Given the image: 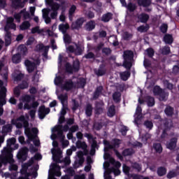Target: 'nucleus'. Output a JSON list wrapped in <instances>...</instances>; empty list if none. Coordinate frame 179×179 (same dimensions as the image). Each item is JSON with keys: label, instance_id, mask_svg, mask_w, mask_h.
<instances>
[{"label": "nucleus", "instance_id": "obj_45", "mask_svg": "<svg viewBox=\"0 0 179 179\" xmlns=\"http://www.w3.org/2000/svg\"><path fill=\"white\" fill-rule=\"evenodd\" d=\"M104 47V43L103 42L99 43L96 46H94L93 50L96 52V54H99L103 48Z\"/></svg>", "mask_w": 179, "mask_h": 179}, {"label": "nucleus", "instance_id": "obj_23", "mask_svg": "<svg viewBox=\"0 0 179 179\" xmlns=\"http://www.w3.org/2000/svg\"><path fill=\"white\" fill-rule=\"evenodd\" d=\"M13 64H20L22 62V55L20 53H16L12 57Z\"/></svg>", "mask_w": 179, "mask_h": 179}, {"label": "nucleus", "instance_id": "obj_11", "mask_svg": "<svg viewBox=\"0 0 179 179\" xmlns=\"http://www.w3.org/2000/svg\"><path fill=\"white\" fill-rule=\"evenodd\" d=\"M25 66H27V69L29 73H31L36 69V63L27 59L24 62Z\"/></svg>", "mask_w": 179, "mask_h": 179}, {"label": "nucleus", "instance_id": "obj_24", "mask_svg": "<svg viewBox=\"0 0 179 179\" xmlns=\"http://www.w3.org/2000/svg\"><path fill=\"white\" fill-rule=\"evenodd\" d=\"M106 72H107L106 70V66L104 64H101L98 71L96 72V75H97V76H104V75H106Z\"/></svg>", "mask_w": 179, "mask_h": 179}, {"label": "nucleus", "instance_id": "obj_27", "mask_svg": "<svg viewBox=\"0 0 179 179\" xmlns=\"http://www.w3.org/2000/svg\"><path fill=\"white\" fill-rule=\"evenodd\" d=\"M134 153L135 151L134 150V149L126 148L122 151V156H124V157H127L128 156H132V155H134Z\"/></svg>", "mask_w": 179, "mask_h": 179}, {"label": "nucleus", "instance_id": "obj_53", "mask_svg": "<svg viewBox=\"0 0 179 179\" xmlns=\"http://www.w3.org/2000/svg\"><path fill=\"white\" fill-rule=\"evenodd\" d=\"M64 34V41L66 44H71L72 43V38L69 34Z\"/></svg>", "mask_w": 179, "mask_h": 179}, {"label": "nucleus", "instance_id": "obj_59", "mask_svg": "<svg viewBox=\"0 0 179 179\" xmlns=\"http://www.w3.org/2000/svg\"><path fill=\"white\" fill-rule=\"evenodd\" d=\"M19 48L20 54L22 55H26V54H27V48L24 45H20Z\"/></svg>", "mask_w": 179, "mask_h": 179}, {"label": "nucleus", "instance_id": "obj_51", "mask_svg": "<svg viewBox=\"0 0 179 179\" xmlns=\"http://www.w3.org/2000/svg\"><path fill=\"white\" fill-rule=\"evenodd\" d=\"M158 96L160 101H166L167 100V92H165L164 90H162Z\"/></svg>", "mask_w": 179, "mask_h": 179}, {"label": "nucleus", "instance_id": "obj_15", "mask_svg": "<svg viewBox=\"0 0 179 179\" xmlns=\"http://www.w3.org/2000/svg\"><path fill=\"white\" fill-rule=\"evenodd\" d=\"M124 60L132 61L134 59V52L132 50H125L123 53Z\"/></svg>", "mask_w": 179, "mask_h": 179}, {"label": "nucleus", "instance_id": "obj_31", "mask_svg": "<svg viewBox=\"0 0 179 179\" xmlns=\"http://www.w3.org/2000/svg\"><path fill=\"white\" fill-rule=\"evenodd\" d=\"M85 114L87 117H92L93 114V106L90 103H87L85 108Z\"/></svg>", "mask_w": 179, "mask_h": 179}, {"label": "nucleus", "instance_id": "obj_22", "mask_svg": "<svg viewBox=\"0 0 179 179\" xmlns=\"http://www.w3.org/2000/svg\"><path fill=\"white\" fill-rule=\"evenodd\" d=\"M149 15L147 13H142L138 17V20H140L141 23H148L149 20Z\"/></svg>", "mask_w": 179, "mask_h": 179}, {"label": "nucleus", "instance_id": "obj_41", "mask_svg": "<svg viewBox=\"0 0 179 179\" xmlns=\"http://www.w3.org/2000/svg\"><path fill=\"white\" fill-rule=\"evenodd\" d=\"M145 55L148 57V58H153L155 57V50L152 48H148L145 50Z\"/></svg>", "mask_w": 179, "mask_h": 179}, {"label": "nucleus", "instance_id": "obj_33", "mask_svg": "<svg viewBox=\"0 0 179 179\" xmlns=\"http://www.w3.org/2000/svg\"><path fill=\"white\" fill-rule=\"evenodd\" d=\"M13 155H12V154H10L8 156L0 157V160H1V163L6 164L9 163V162H10V160L13 159Z\"/></svg>", "mask_w": 179, "mask_h": 179}, {"label": "nucleus", "instance_id": "obj_52", "mask_svg": "<svg viewBox=\"0 0 179 179\" xmlns=\"http://www.w3.org/2000/svg\"><path fill=\"white\" fill-rule=\"evenodd\" d=\"M159 30L161 33H163V34H166V33H167V30H169V25H167V24L163 23L160 26Z\"/></svg>", "mask_w": 179, "mask_h": 179}, {"label": "nucleus", "instance_id": "obj_7", "mask_svg": "<svg viewBox=\"0 0 179 179\" xmlns=\"http://www.w3.org/2000/svg\"><path fill=\"white\" fill-rule=\"evenodd\" d=\"M84 136L85 138H87L88 141H92V142L91 144L92 149H99V148H100L99 144H97V141H96V138H94L92 134L85 133L84 134Z\"/></svg>", "mask_w": 179, "mask_h": 179}, {"label": "nucleus", "instance_id": "obj_61", "mask_svg": "<svg viewBox=\"0 0 179 179\" xmlns=\"http://www.w3.org/2000/svg\"><path fill=\"white\" fill-rule=\"evenodd\" d=\"M78 83L80 87H81V89H83L85 86H86V79H85L84 78H80Z\"/></svg>", "mask_w": 179, "mask_h": 179}, {"label": "nucleus", "instance_id": "obj_20", "mask_svg": "<svg viewBox=\"0 0 179 179\" xmlns=\"http://www.w3.org/2000/svg\"><path fill=\"white\" fill-rule=\"evenodd\" d=\"M85 28L87 31H92L96 29V22L94 20H90L85 24Z\"/></svg>", "mask_w": 179, "mask_h": 179}, {"label": "nucleus", "instance_id": "obj_63", "mask_svg": "<svg viewBox=\"0 0 179 179\" xmlns=\"http://www.w3.org/2000/svg\"><path fill=\"white\" fill-rule=\"evenodd\" d=\"M79 108V102L76 99H73V107L71 110L73 111H76Z\"/></svg>", "mask_w": 179, "mask_h": 179}, {"label": "nucleus", "instance_id": "obj_4", "mask_svg": "<svg viewBox=\"0 0 179 179\" xmlns=\"http://www.w3.org/2000/svg\"><path fill=\"white\" fill-rule=\"evenodd\" d=\"M29 156V148L27 147L22 148L17 155V158L20 162H26L27 160V157Z\"/></svg>", "mask_w": 179, "mask_h": 179}, {"label": "nucleus", "instance_id": "obj_13", "mask_svg": "<svg viewBox=\"0 0 179 179\" xmlns=\"http://www.w3.org/2000/svg\"><path fill=\"white\" fill-rule=\"evenodd\" d=\"M11 5L13 9H22L24 8V3L22 0H12Z\"/></svg>", "mask_w": 179, "mask_h": 179}, {"label": "nucleus", "instance_id": "obj_37", "mask_svg": "<svg viewBox=\"0 0 179 179\" xmlns=\"http://www.w3.org/2000/svg\"><path fill=\"white\" fill-rule=\"evenodd\" d=\"M131 168L136 170L137 173H141L142 171V165L138 162H134L131 164Z\"/></svg>", "mask_w": 179, "mask_h": 179}, {"label": "nucleus", "instance_id": "obj_2", "mask_svg": "<svg viewBox=\"0 0 179 179\" xmlns=\"http://www.w3.org/2000/svg\"><path fill=\"white\" fill-rule=\"evenodd\" d=\"M173 128H174L173 121L166 120L164 122V129L160 136L161 139H166L169 136V134L167 133L170 132Z\"/></svg>", "mask_w": 179, "mask_h": 179}, {"label": "nucleus", "instance_id": "obj_18", "mask_svg": "<svg viewBox=\"0 0 179 179\" xmlns=\"http://www.w3.org/2000/svg\"><path fill=\"white\" fill-rule=\"evenodd\" d=\"M6 46L10 45L12 44V34L9 31H6V35L4 37Z\"/></svg>", "mask_w": 179, "mask_h": 179}, {"label": "nucleus", "instance_id": "obj_43", "mask_svg": "<svg viewBox=\"0 0 179 179\" xmlns=\"http://www.w3.org/2000/svg\"><path fill=\"white\" fill-rule=\"evenodd\" d=\"M124 8H127L130 12H135L136 10V5L132 2H129L127 6H124Z\"/></svg>", "mask_w": 179, "mask_h": 179}, {"label": "nucleus", "instance_id": "obj_26", "mask_svg": "<svg viewBox=\"0 0 179 179\" xmlns=\"http://www.w3.org/2000/svg\"><path fill=\"white\" fill-rule=\"evenodd\" d=\"M111 19H113V13H107L102 15L101 22H103L104 23H108V22H110Z\"/></svg>", "mask_w": 179, "mask_h": 179}, {"label": "nucleus", "instance_id": "obj_57", "mask_svg": "<svg viewBox=\"0 0 179 179\" xmlns=\"http://www.w3.org/2000/svg\"><path fill=\"white\" fill-rule=\"evenodd\" d=\"M20 13L21 15H23L24 20H27V19H30V13L26 11V8L21 10Z\"/></svg>", "mask_w": 179, "mask_h": 179}, {"label": "nucleus", "instance_id": "obj_47", "mask_svg": "<svg viewBox=\"0 0 179 179\" xmlns=\"http://www.w3.org/2000/svg\"><path fill=\"white\" fill-rule=\"evenodd\" d=\"M12 124H7L2 127L1 133L2 134H8V132H10L12 131Z\"/></svg>", "mask_w": 179, "mask_h": 179}, {"label": "nucleus", "instance_id": "obj_42", "mask_svg": "<svg viewBox=\"0 0 179 179\" xmlns=\"http://www.w3.org/2000/svg\"><path fill=\"white\" fill-rule=\"evenodd\" d=\"M115 115V106L114 105L110 106L108 110V116L113 117Z\"/></svg>", "mask_w": 179, "mask_h": 179}, {"label": "nucleus", "instance_id": "obj_25", "mask_svg": "<svg viewBox=\"0 0 179 179\" xmlns=\"http://www.w3.org/2000/svg\"><path fill=\"white\" fill-rule=\"evenodd\" d=\"M157 173L158 177H163L167 174V169L164 166H159L157 168Z\"/></svg>", "mask_w": 179, "mask_h": 179}, {"label": "nucleus", "instance_id": "obj_6", "mask_svg": "<svg viewBox=\"0 0 179 179\" xmlns=\"http://www.w3.org/2000/svg\"><path fill=\"white\" fill-rule=\"evenodd\" d=\"M23 127L24 128V134L27 136L29 141L34 139V136L31 134L30 127H29V121L25 120L23 123Z\"/></svg>", "mask_w": 179, "mask_h": 179}, {"label": "nucleus", "instance_id": "obj_60", "mask_svg": "<svg viewBox=\"0 0 179 179\" xmlns=\"http://www.w3.org/2000/svg\"><path fill=\"white\" fill-rule=\"evenodd\" d=\"M144 125L148 129H152L153 128V122L150 120H145L144 122Z\"/></svg>", "mask_w": 179, "mask_h": 179}, {"label": "nucleus", "instance_id": "obj_48", "mask_svg": "<svg viewBox=\"0 0 179 179\" xmlns=\"http://www.w3.org/2000/svg\"><path fill=\"white\" fill-rule=\"evenodd\" d=\"M20 30H27L30 28V22L24 21L20 26Z\"/></svg>", "mask_w": 179, "mask_h": 179}, {"label": "nucleus", "instance_id": "obj_64", "mask_svg": "<svg viewBox=\"0 0 179 179\" xmlns=\"http://www.w3.org/2000/svg\"><path fill=\"white\" fill-rule=\"evenodd\" d=\"M112 50L110 48H102V54H105V55L108 56L111 54Z\"/></svg>", "mask_w": 179, "mask_h": 179}, {"label": "nucleus", "instance_id": "obj_16", "mask_svg": "<svg viewBox=\"0 0 179 179\" xmlns=\"http://www.w3.org/2000/svg\"><path fill=\"white\" fill-rule=\"evenodd\" d=\"M73 81L72 80H69L64 83L62 86V89L64 90H66V92H69V90H72L73 89Z\"/></svg>", "mask_w": 179, "mask_h": 179}, {"label": "nucleus", "instance_id": "obj_50", "mask_svg": "<svg viewBox=\"0 0 179 179\" xmlns=\"http://www.w3.org/2000/svg\"><path fill=\"white\" fill-rule=\"evenodd\" d=\"M50 8L52 12H58L59 10V8H61V5L57 2H54L51 6Z\"/></svg>", "mask_w": 179, "mask_h": 179}, {"label": "nucleus", "instance_id": "obj_46", "mask_svg": "<svg viewBox=\"0 0 179 179\" xmlns=\"http://www.w3.org/2000/svg\"><path fill=\"white\" fill-rule=\"evenodd\" d=\"M20 90H24V89H29V83L26 80H22L20 84L18 85Z\"/></svg>", "mask_w": 179, "mask_h": 179}, {"label": "nucleus", "instance_id": "obj_39", "mask_svg": "<svg viewBox=\"0 0 179 179\" xmlns=\"http://www.w3.org/2000/svg\"><path fill=\"white\" fill-rule=\"evenodd\" d=\"M149 29H150L149 25L146 24L145 25H141L140 27H138L137 28V30L140 33H146L148 30H149Z\"/></svg>", "mask_w": 179, "mask_h": 179}, {"label": "nucleus", "instance_id": "obj_5", "mask_svg": "<svg viewBox=\"0 0 179 179\" xmlns=\"http://www.w3.org/2000/svg\"><path fill=\"white\" fill-rule=\"evenodd\" d=\"M50 111H51L50 108H45V105L41 106L38 111L39 118L41 120H44V118H45V115H47L48 114H50Z\"/></svg>", "mask_w": 179, "mask_h": 179}, {"label": "nucleus", "instance_id": "obj_56", "mask_svg": "<svg viewBox=\"0 0 179 179\" xmlns=\"http://www.w3.org/2000/svg\"><path fill=\"white\" fill-rule=\"evenodd\" d=\"M177 172H176V169L170 171L168 174L166 175V178L169 179L174 178V177H177Z\"/></svg>", "mask_w": 179, "mask_h": 179}, {"label": "nucleus", "instance_id": "obj_34", "mask_svg": "<svg viewBox=\"0 0 179 179\" xmlns=\"http://www.w3.org/2000/svg\"><path fill=\"white\" fill-rule=\"evenodd\" d=\"M17 121H20L21 122H23V124L24 123V122L26 121V117H24V115H21L19 117H17V119H13L11 120V125H17Z\"/></svg>", "mask_w": 179, "mask_h": 179}, {"label": "nucleus", "instance_id": "obj_8", "mask_svg": "<svg viewBox=\"0 0 179 179\" xmlns=\"http://www.w3.org/2000/svg\"><path fill=\"white\" fill-rule=\"evenodd\" d=\"M177 142H178V138L176 137H173L169 140V142L166 143V149L169 150H174L177 148Z\"/></svg>", "mask_w": 179, "mask_h": 179}, {"label": "nucleus", "instance_id": "obj_58", "mask_svg": "<svg viewBox=\"0 0 179 179\" xmlns=\"http://www.w3.org/2000/svg\"><path fill=\"white\" fill-rule=\"evenodd\" d=\"M163 92V89L160 88L159 86H156L153 89V93L155 96H159Z\"/></svg>", "mask_w": 179, "mask_h": 179}, {"label": "nucleus", "instance_id": "obj_19", "mask_svg": "<svg viewBox=\"0 0 179 179\" xmlns=\"http://www.w3.org/2000/svg\"><path fill=\"white\" fill-rule=\"evenodd\" d=\"M138 6H143V8H149L152 5V0H137Z\"/></svg>", "mask_w": 179, "mask_h": 179}, {"label": "nucleus", "instance_id": "obj_36", "mask_svg": "<svg viewBox=\"0 0 179 179\" xmlns=\"http://www.w3.org/2000/svg\"><path fill=\"white\" fill-rule=\"evenodd\" d=\"M59 99L60 100L63 107H65V103H68V94H60L59 96Z\"/></svg>", "mask_w": 179, "mask_h": 179}, {"label": "nucleus", "instance_id": "obj_14", "mask_svg": "<svg viewBox=\"0 0 179 179\" xmlns=\"http://www.w3.org/2000/svg\"><path fill=\"white\" fill-rule=\"evenodd\" d=\"M15 143H16L15 138H8L7 140V147L3 148L4 152L8 153V152H9V149H11L12 148V145H15Z\"/></svg>", "mask_w": 179, "mask_h": 179}, {"label": "nucleus", "instance_id": "obj_54", "mask_svg": "<svg viewBox=\"0 0 179 179\" xmlns=\"http://www.w3.org/2000/svg\"><path fill=\"white\" fill-rule=\"evenodd\" d=\"M136 115H137V120H141V118H142V108L139 106H138L136 109Z\"/></svg>", "mask_w": 179, "mask_h": 179}, {"label": "nucleus", "instance_id": "obj_32", "mask_svg": "<svg viewBox=\"0 0 179 179\" xmlns=\"http://www.w3.org/2000/svg\"><path fill=\"white\" fill-rule=\"evenodd\" d=\"M146 103L148 107H153L155 106V98L151 96H147L145 97Z\"/></svg>", "mask_w": 179, "mask_h": 179}, {"label": "nucleus", "instance_id": "obj_21", "mask_svg": "<svg viewBox=\"0 0 179 179\" xmlns=\"http://www.w3.org/2000/svg\"><path fill=\"white\" fill-rule=\"evenodd\" d=\"M152 148L155 150V152L159 155H161V153H163V146L162 145V143H154L152 145Z\"/></svg>", "mask_w": 179, "mask_h": 179}, {"label": "nucleus", "instance_id": "obj_30", "mask_svg": "<svg viewBox=\"0 0 179 179\" xmlns=\"http://www.w3.org/2000/svg\"><path fill=\"white\" fill-rule=\"evenodd\" d=\"M69 29V24H60L59 25V30L62 31V34H66V31Z\"/></svg>", "mask_w": 179, "mask_h": 179}, {"label": "nucleus", "instance_id": "obj_49", "mask_svg": "<svg viewBox=\"0 0 179 179\" xmlns=\"http://www.w3.org/2000/svg\"><path fill=\"white\" fill-rule=\"evenodd\" d=\"M10 29L12 30H16V24H15L14 22L12 24H6L5 27H4V30L5 31H9V30H10Z\"/></svg>", "mask_w": 179, "mask_h": 179}, {"label": "nucleus", "instance_id": "obj_28", "mask_svg": "<svg viewBox=\"0 0 179 179\" xmlns=\"http://www.w3.org/2000/svg\"><path fill=\"white\" fill-rule=\"evenodd\" d=\"M164 113L167 117H171L174 115V108L171 106H167L164 110Z\"/></svg>", "mask_w": 179, "mask_h": 179}, {"label": "nucleus", "instance_id": "obj_12", "mask_svg": "<svg viewBox=\"0 0 179 179\" xmlns=\"http://www.w3.org/2000/svg\"><path fill=\"white\" fill-rule=\"evenodd\" d=\"M104 106V103L103 101H96L95 102V114L97 115H100V114H103V106Z\"/></svg>", "mask_w": 179, "mask_h": 179}, {"label": "nucleus", "instance_id": "obj_62", "mask_svg": "<svg viewBox=\"0 0 179 179\" xmlns=\"http://www.w3.org/2000/svg\"><path fill=\"white\" fill-rule=\"evenodd\" d=\"M130 38H132V34H129L128 31H125L123 34V39L125 41H129Z\"/></svg>", "mask_w": 179, "mask_h": 179}, {"label": "nucleus", "instance_id": "obj_38", "mask_svg": "<svg viewBox=\"0 0 179 179\" xmlns=\"http://www.w3.org/2000/svg\"><path fill=\"white\" fill-rule=\"evenodd\" d=\"M113 99L115 103H120L121 101V93L120 92H115L113 94Z\"/></svg>", "mask_w": 179, "mask_h": 179}, {"label": "nucleus", "instance_id": "obj_9", "mask_svg": "<svg viewBox=\"0 0 179 179\" xmlns=\"http://www.w3.org/2000/svg\"><path fill=\"white\" fill-rule=\"evenodd\" d=\"M83 23H85V18L80 17L72 23L71 28L73 30H79V29L83 26Z\"/></svg>", "mask_w": 179, "mask_h": 179}, {"label": "nucleus", "instance_id": "obj_3", "mask_svg": "<svg viewBox=\"0 0 179 179\" xmlns=\"http://www.w3.org/2000/svg\"><path fill=\"white\" fill-rule=\"evenodd\" d=\"M69 129V126H68V124H65L64 126L59 124L53 128V132H57V136L59 139H65L64 132H68Z\"/></svg>", "mask_w": 179, "mask_h": 179}, {"label": "nucleus", "instance_id": "obj_55", "mask_svg": "<svg viewBox=\"0 0 179 179\" xmlns=\"http://www.w3.org/2000/svg\"><path fill=\"white\" fill-rule=\"evenodd\" d=\"M131 60H124L123 62V66L126 69H131L132 68V62H131Z\"/></svg>", "mask_w": 179, "mask_h": 179}, {"label": "nucleus", "instance_id": "obj_44", "mask_svg": "<svg viewBox=\"0 0 179 179\" xmlns=\"http://www.w3.org/2000/svg\"><path fill=\"white\" fill-rule=\"evenodd\" d=\"M46 13L43 14V18L45 19V23H46V24H49V23H51V18L50 17H48V13H50V10L49 8H46Z\"/></svg>", "mask_w": 179, "mask_h": 179}, {"label": "nucleus", "instance_id": "obj_17", "mask_svg": "<svg viewBox=\"0 0 179 179\" xmlns=\"http://www.w3.org/2000/svg\"><path fill=\"white\" fill-rule=\"evenodd\" d=\"M103 93V86H99L96 88L95 91L93 93L92 99L93 100H97L100 95Z\"/></svg>", "mask_w": 179, "mask_h": 179}, {"label": "nucleus", "instance_id": "obj_35", "mask_svg": "<svg viewBox=\"0 0 179 179\" xmlns=\"http://www.w3.org/2000/svg\"><path fill=\"white\" fill-rule=\"evenodd\" d=\"M129 76H131V72L128 71L120 73V79H122V80H128Z\"/></svg>", "mask_w": 179, "mask_h": 179}, {"label": "nucleus", "instance_id": "obj_10", "mask_svg": "<svg viewBox=\"0 0 179 179\" xmlns=\"http://www.w3.org/2000/svg\"><path fill=\"white\" fill-rule=\"evenodd\" d=\"M8 90L6 87H2L0 89V104L5 106L6 104V93Z\"/></svg>", "mask_w": 179, "mask_h": 179}, {"label": "nucleus", "instance_id": "obj_40", "mask_svg": "<svg viewBox=\"0 0 179 179\" xmlns=\"http://www.w3.org/2000/svg\"><path fill=\"white\" fill-rule=\"evenodd\" d=\"M76 147L78 149H86L87 148V144H86V142L85 141H78L76 142Z\"/></svg>", "mask_w": 179, "mask_h": 179}, {"label": "nucleus", "instance_id": "obj_29", "mask_svg": "<svg viewBox=\"0 0 179 179\" xmlns=\"http://www.w3.org/2000/svg\"><path fill=\"white\" fill-rule=\"evenodd\" d=\"M164 41L166 44H173V35L170 34H166L164 36Z\"/></svg>", "mask_w": 179, "mask_h": 179}, {"label": "nucleus", "instance_id": "obj_1", "mask_svg": "<svg viewBox=\"0 0 179 179\" xmlns=\"http://www.w3.org/2000/svg\"><path fill=\"white\" fill-rule=\"evenodd\" d=\"M66 72L67 73H73V72H79L80 70V62L79 59H76L73 61V64L71 65V63L67 62L65 65Z\"/></svg>", "mask_w": 179, "mask_h": 179}]
</instances>
